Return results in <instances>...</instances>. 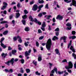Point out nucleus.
Segmentation results:
<instances>
[{
  "mask_svg": "<svg viewBox=\"0 0 76 76\" xmlns=\"http://www.w3.org/2000/svg\"><path fill=\"white\" fill-rule=\"evenodd\" d=\"M73 63H72V61H70L68 63V66H65V69L67 70L68 72H69V73H71L72 71L69 69H72V68H73Z\"/></svg>",
  "mask_w": 76,
  "mask_h": 76,
  "instance_id": "f257e3e1",
  "label": "nucleus"
},
{
  "mask_svg": "<svg viewBox=\"0 0 76 76\" xmlns=\"http://www.w3.org/2000/svg\"><path fill=\"white\" fill-rule=\"evenodd\" d=\"M51 44H52L51 40V39H49L46 45V48H47V50H49V51L50 50Z\"/></svg>",
  "mask_w": 76,
  "mask_h": 76,
  "instance_id": "f03ea898",
  "label": "nucleus"
},
{
  "mask_svg": "<svg viewBox=\"0 0 76 76\" xmlns=\"http://www.w3.org/2000/svg\"><path fill=\"white\" fill-rule=\"evenodd\" d=\"M29 18L31 19V22H36V23H38V25H41V22L38 21L36 18H35L34 20L33 19V18H32V16L31 15L30 16Z\"/></svg>",
  "mask_w": 76,
  "mask_h": 76,
  "instance_id": "7ed1b4c3",
  "label": "nucleus"
},
{
  "mask_svg": "<svg viewBox=\"0 0 76 76\" xmlns=\"http://www.w3.org/2000/svg\"><path fill=\"white\" fill-rule=\"evenodd\" d=\"M14 58H12L10 61H9L5 62V63L8 66H10V63H11L12 65H13V63H14Z\"/></svg>",
  "mask_w": 76,
  "mask_h": 76,
  "instance_id": "20e7f679",
  "label": "nucleus"
},
{
  "mask_svg": "<svg viewBox=\"0 0 76 76\" xmlns=\"http://www.w3.org/2000/svg\"><path fill=\"white\" fill-rule=\"evenodd\" d=\"M17 39H19L18 40V41L20 43H21L22 42V39H21V37H20L19 36H18L17 37H15L13 38V39L14 41H16Z\"/></svg>",
  "mask_w": 76,
  "mask_h": 76,
  "instance_id": "39448f33",
  "label": "nucleus"
},
{
  "mask_svg": "<svg viewBox=\"0 0 76 76\" xmlns=\"http://www.w3.org/2000/svg\"><path fill=\"white\" fill-rule=\"evenodd\" d=\"M38 9V5L37 4H34L32 8V10L33 11H36Z\"/></svg>",
  "mask_w": 76,
  "mask_h": 76,
  "instance_id": "423d86ee",
  "label": "nucleus"
},
{
  "mask_svg": "<svg viewBox=\"0 0 76 76\" xmlns=\"http://www.w3.org/2000/svg\"><path fill=\"white\" fill-rule=\"evenodd\" d=\"M31 49H30L28 50V53L27 51H26V52H25V56L26 57H28V56L29 55V53H31Z\"/></svg>",
  "mask_w": 76,
  "mask_h": 76,
  "instance_id": "0eeeda50",
  "label": "nucleus"
},
{
  "mask_svg": "<svg viewBox=\"0 0 76 76\" xmlns=\"http://www.w3.org/2000/svg\"><path fill=\"white\" fill-rule=\"evenodd\" d=\"M67 39V37L64 36L62 37H61L60 38V40H62V39H63L64 42H66V39Z\"/></svg>",
  "mask_w": 76,
  "mask_h": 76,
  "instance_id": "6e6552de",
  "label": "nucleus"
},
{
  "mask_svg": "<svg viewBox=\"0 0 76 76\" xmlns=\"http://www.w3.org/2000/svg\"><path fill=\"white\" fill-rule=\"evenodd\" d=\"M63 17L62 16L60 15H58L57 17H56V19H59V20H61L63 19Z\"/></svg>",
  "mask_w": 76,
  "mask_h": 76,
  "instance_id": "1a4fd4ad",
  "label": "nucleus"
},
{
  "mask_svg": "<svg viewBox=\"0 0 76 76\" xmlns=\"http://www.w3.org/2000/svg\"><path fill=\"white\" fill-rule=\"evenodd\" d=\"M54 71L56 73H57V68L55 67L51 71V72L52 73H54Z\"/></svg>",
  "mask_w": 76,
  "mask_h": 76,
  "instance_id": "9d476101",
  "label": "nucleus"
},
{
  "mask_svg": "<svg viewBox=\"0 0 76 76\" xmlns=\"http://www.w3.org/2000/svg\"><path fill=\"white\" fill-rule=\"evenodd\" d=\"M70 49V50H71L72 51L73 53H75V52H76V51H75V49L74 48L73 46H71Z\"/></svg>",
  "mask_w": 76,
  "mask_h": 76,
  "instance_id": "9b49d317",
  "label": "nucleus"
},
{
  "mask_svg": "<svg viewBox=\"0 0 76 76\" xmlns=\"http://www.w3.org/2000/svg\"><path fill=\"white\" fill-rule=\"evenodd\" d=\"M38 61H41L42 60V56L41 55H39L38 56Z\"/></svg>",
  "mask_w": 76,
  "mask_h": 76,
  "instance_id": "f8f14e48",
  "label": "nucleus"
},
{
  "mask_svg": "<svg viewBox=\"0 0 76 76\" xmlns=\"http://www.w3.org/2000/svg\"><path fill=\"white\" fill-rule=\"evenodd\" d=\"M1 56L3 58H5V57H6V56H7V54L6 53L5 54L4 53H3L1 54Z\"/></svg>",
  "mask_w": 76,
  "mask_h": 76,
  "instance_id": "ddd939ff",
  "label": "nucleus"
},
{
  "mask_svg": "<svg viewBox=\"0 0 76 76\" xmlns=\"http://www.w3.org/2000/svg\"><path fill=\"white\" fill-rule=\"evenodd\" d=\"M55 52H56V54H58V55H60V53H59V50H58V49H55Z\"/></svg>",
  "mask_w": 76,
  "mask_h": 76,
  "instance_id": "4468645a",
  "label": "nucleus"
},
{
  "mask_svg": "<svg viewBox=\"0 0 76 76\" xmlns=\"http://www.w3.org/2000/svg\"><path fill=\"white\" fill-rule=\"evenodd\" d=\"M1 47H3V48H6V46L5 45H4L3 43V42L1 43Z\"/></svg>",
  "mask_w": 76,
  "mask_h": 76,
  "instance_id": "2eb2a0df",
  "label": "nucleus"
},
{
  "mask_svg": "<svg viewBox=\"0 0 76 76\" xmlns=\"http://www.w3.org/2000/svg\"><path fill=\"white\" fill-rule=\"evenodd\" d=\"M45 26H46V23L45 22H43L42 25V27H43V28H45Z\"/></svg>",
  "mask_w": 76,
  "mask_h": 76,
  "instance_id": "dca6fc26",
  "label": "nucleus"
},
{
  "mask_svg": "<svg viewBox=\"0 0 76 76\" xmlns=\"http://www.w3.org/2000/svg\"><path fill=\"white\" fill-rule=\"evenodd\" d=\"M72 3H73V5L74 6H76V1L75 0H72Z\"/></svg>",
  "mask_w": 76,
  "mask_h": 76,
  "instance_id": "f3484780",
  "label": "nucleus"
},
{
  "mask_svg": "<svg viewBox=\"0 0 76 76\" xmlns=\"http://www.w3.org/2000/svg\"><path fill=\"white\" fill-rule=\"evenodd\" d=\"M38 2L40 4H42L44 3V1L43 0H38Z\"/></svg>",
  "mask_w": 76,
  "mask_h": 76,
  "instance_id": "a211bd4d",
  "label": "nucleus"
},
{
  "mask_svg": "<svg viewBox=\"0 0 76 76\" xmlns=\"http://www.w3.org/2000/svg\"><path fill=\"white\" fill-rule=\"evenodd\" d=\"M16 16H15L16 18H18L20 16V13L19 12L16 13Z\"/></svg>",
  "mask_w": 76,
  "mask_h": 76,
  "instance_id": "6ab92c4d",
  "label": "nucleus"
},
{
  "mask_svg": "<svg viewBox=\"0 0 76 76\" xmlns=\"http://www.w3.org/2000/svg\"><path fill=\"white\" fill-rule=\"evenodd\" d=\"M32 63L33 64H34L36 66H37V61H35V60H34L33 61Z\"/></svg>",
  "mask_w": 76,
  "mask_h": 76,
  "instance_id": "aec40b11",
  "label": "nucleus"
},
{
  "mask_svg": "<svg viewBox=\"0 0 76 76\" xmlns=\"http://www.w3.org/2000/svg\"><path fill=\"white\" fill-rule=\"evenodd\" d=\"M76 38V37L75 36H70L69 37V39H71V38L72 39H75Z\"/></svg>",
  "mask_w": 76,
  "mask_h": 76,
  "instance_id": "412c9836",
  "label": "nucleus"
},
{
  "mask_svg": "<svg viewBox=\"0 0 76 76\" xmlns=\"http://www.w3.org/2000/svg\"><path fill=\"white\" fill-rule=\"evenodd\" d=\"M58 39V37L56 36H54V37H53V39H52V40L53 41H55V40H56V39Z\"/></svg>",
  "mask_w": 76,
  "mask_h": 76,
  "instance_id": "4be33fe9",
  "label": "nucleus"
},
{
  "mask_svg": "<svg viewBox=\"0 0 76 76\" xmlns=\"http://www.w3.org/2000/svg\"><path fill=\"white\" fill-rule=\"evenodd\" d=\"M7 7L6 6H5V5H4L3 7L1 8V10H4V9H6V8Z\"/></svg>",
  "mask_w": 76,
  "mask_h": 76,
  "instance_id": "5701e85b",
  "label": "nucleus"
},
{
  "mask_svg": "<svg viewBox=\"0 0 76 76\" xmlns=\"http://www.w3.org/2000/svg\"><path fill=\"white\" fill-rule=\"evenodd\" d=\"M8 23V22L7 21H4L1 22V24L3 23Z\"/></svg>",
  "mask_w": 76,
  "mask_h": 76,
  "instance_id": "b1692460",
  "label": "nucleus"
},
{
  "mask_svg": "<svg viewBox=\"0 0 76 76\" xmlns=\"http://www.w3.org/2000/svg\"><path fill=\"white\" fill-rule=\"evenodd\" d=\"M22 18L23 19H26V18H27V15H25L24 16H22Z\"/></svg>",
  "mask_w": 76,
  "mask_h": 76,
  "instance_id": "393cba45",
  "label": "nucleus"
},
{
  "mask_svg": "<svg viewBox=\"0 0 76 76\" xmlns=\"http://www.w3.org/2000/svg\"><path fill=\"white\" fill-rule=\"evenodd\" d=\"M23 25H26V21H25V20H23L22 21Z\"/></svg>",
  "mask_w": 76,
  "mask_h": 76,
  "instance_id": "a878e982",
  "label": "nucleus"
},
{
  "mask_svg": "<svg viewBox=\"0 0 76 76\" xmlns=\"http://www.w3.org/2000/svg\"><path fill=\"white\" fill-rule=\"evenodd\" d=\"M26 71L27 73H28L30 72V69H26Z\"/></svg>",
  "mask_w": 76,
  "mask_h": 76,
  "instance_id": "bb28decb",
  "label": "nucleus"
},
{
  "mask_svg": "<svg viewBox=\"0 0 76 76\" xmlns=\"http://www.w3.org/2000/svg\"><path fill=\"white\" fill-rule=\"evenodd\" d=\"M72 56L74 57V59H76V54L75 55V53H72Z\"/></svg>",
  "mask_w": 76,
  "mask_h": 76,
  "instance_id": "cd10ccee",
  "label": "nucleus"
},
{
  "mask_svg": "<svg viewBox=\"0 0 76 76\" xmlns=\"http://www.w3.org/2000/svg\"><path fill=\"white\" fill-rule=\"evenodd\" d=\"M20 72L21 73H24V71H23V68H21Z\"/></svg>",
  "mask_w": 76,
  "mask_h": 76,
  "instance_id": "c85d7f7f",
  "label": "nucleus"
},
{
  "mask_svg": "<svg viewBox=\"0 0 76 76\" xmlns=\"http://www.w3.org/2000/svg\"><path fill=\"white\" fill-rule=\"evenodd\" d=\"M24 14H25L26 15V14H28V11H27L26 10H24Z\"/></svg>",
  "mask_w": 76,
  "mask_h": 76,
  "instance_id": "c756f323",
  "label": "nucleus"
},
{
  "mask_svg": "<svg viewBox=\"0 0 76 76\" xmlns=\"http://www.w3.org/2000/svg\"><path fill=\"white\" fill-rule=\"evenodd\" d=\"M16 51H16V50H12V54H15V53H16Z\"/></svg>",
  "mask_w": 76,
  "mask_h": 76,
  "instance_id": "7c9ffc66",
  "label": "nucleus"
},
{
  "mask_svg": "<svg viewBox=\"0 0 76 76\" xmlns=\"http://www.w3.org/2000/svg\"><path fill=\"white\" fill-rule=\"evenodd\" d=\"M55 31H56V32H59L60 31V29H59V28H57L55 30Z\"/></svg>",
  "mask_w": 76,
  "mask_h": 76,
  "instance_id": "2f4dec72",
  "label": "nucleus"
},
{
  "mask_svg": "<svg viewBox=\"0 0 76 76\" xmlns=\"http://www.w3.org/2000/svg\"><path fill=\"white\" fill-rule=\"evenodd\" d=\"M4 40V38L2 37V38H1V40L0 41V43H2V42H3V41Z\"/></svg>",
  "mask_w": 76,
  "mask_h": 76,
  "instance_id": "473e14b6",
  "label": "nucleus"
},
{
  "mask_svg": "<svg viewBox=\"0 0 76 76\" xmlns=\"http://www.w3.org/2000/svg\"><path fill=\"white\" fill-rule=\"evenodd\" d=\"M64 1L65 2H66V3H70V2H71V1H72V0H70L69 1H68V0H64Z\"/></svg>",
  "mask_w": 76,
  "mask_h": 76,
  "instance_id": "72a5a7b5",
  "label": "nucleus"
},
{
  "mask_svg": "<svg viewBox=\"0 0 76 76\" xmlns=\"http://www.w3.org/2000/svg\"><path fill=\"white\" fill-rule=\"evenodd\" d=\"M21 46V45H18V50L20 51V50H22V48H21V47H20Z\"/></svg>",
  "mask_w": 76,
  "mask_h": 76,
  "instance_id": "f704fd0d",
  "label": "nucleus"
},
{
  "mask_svg": "<svg viewBox=\"0 0 76 76\" xmlns=\"http://www.w3.org/2000/svg\"><path fill=\"white\" fill-rule=\"evenodd\" d=\"M3 4L5 6H6L7 7V3H6V2H3Z\"/></svg>",
  "mask_w": 76,
  "mask_h": 76,
  "instance_id": "c9c22d12",
  "label": "nucleus"
},
{
  "mask_svg": "<svg viewBox=\"0 0 76 76\" xmlns=\"http://www.w3.org/2000/svg\"><path fill=\"white\" fill-rule=\"evenodd\" d=\"M8 33V31H6L4 32L3 33V35H6Z\"/></svg>",
  "mask_w": 76,
  "mask_h": 76,
  "instance_id": "e433bc0d",
  "label": "nucleus"
},
{
  "mask_svg": "<svg viewBox=\"0 0 76 76\" xmlns=\"http://www.w3.org/2000/svg\"><path fill=\"white\" fill-rule=\"evenodd\" d=\"M66 26H69V27H70L72 26V24L70 23H67L66 24Z\"/></svg>",
  "mask_w": 76,
  "mask_h": 76,
  "instance_id": "4c0bfd02",
  "label": "nucleus"
},
{
  "mask_svg": "<svg viewBox=\"0 0 76 76\" xmlns=\"http://www.w3.org/2000/svg\"><path fill=\"white\" fill-rule=\"evenodd\" d=\"M17 6L18 8H19V7H20V3H18L17 4Z\"/></svg>",
  "mask_w": 76,
  "mask_h": 76,
  "instance_id": "58836bf2",
  "label": "nucleus"
},
{
  "mask_svg": "<svg viewBox=\"0 0 76 76\" xmlns=\"http://www.w3.org/2000/svg\"><path fill=\"white\" fill-rule=\"evenodd\" d=\"M25 30L26 31H29V28L28 27L26 28L25 29Z\"/></svg>",
  "mask_w": 76,
  "mask_h": 76,
  "instance_id": "ea45409f",
  "label": "nucleus"
},
{
  "mask_svg": "<svg viewBox=\"0 0 76 76\" xmlns=\"http://www.w3.org/2000/svg\"><path fill=\"white\" fill-rule=\"evenodd\" d=\"M38 16L39 17H41L42 16V13H39L38 15Z\"/></svg>",
  "mask_w": 76,
  "mask_h": 76,
  "instance_id": "a19ab883",
  "label": "nucleus"
},
{
  "mask_svg": "<svg viewBox=\"0 0 76 76\" xmlns=\"http://www.w3.org/2000/svg\"><path fill=\"white\" fill-rule=\"evenodd\" d=\"M43 6H44V5H43V4H42L40 5H39V9H41L42 7H43Z\"/></svg>",
  "mask_w": 76,
  "mask_h": 76,
  "instance_id": "79ce46f5",
  "label": "nucleus"
},
{
  "mask_svg": "<svg viewBox=\"0 0 76 76\" xmlns=\"http://www.w3.org/2000/svg\"><path fill=\"white\" fill-rule=\"evenodd\" d=\"M13 72V70L12 69H10L9 70V73H12Z\"/></svg>",
  "mask_w": 76,
  "mask_h": 76,
  "instance_id": "37998d69",
  "label": "nucleus"
},
{
  "mask_svg": "<svg viewBox=\"0 0 76 76\" xmlns=\"http://www.w3.org/2000/svg\"><path fill=\"white\" fill-rule=\"evenodd\" d=\"M12 50V48L10 47V46H8V50L10 51V50Z\"/></svg>",
  "mask_w": 76,
  "mask_h": 76,
  "instance_id": "c03bdc74",
  "label": "nucleus"
},
{
  "mask_svg": "<svg viewBox=\"0 0 76 76\" xmlns=\"http://www.w3.org/2000/svg\"><path fill=\"white\" fill-rule=\"evenodd\" d=\"M57 37L58 36V35H59V32H57L55 33Z\"/></svg>",
  "mask_w": 76,
  "mask_h": 76,
  "instance_id": "a18cd8bd",
  "label": "nucleus"
},
{
  "mask_svg": "<svg viewBox=\"0 0 76 76\" xmlns=\"http://www.w3.org/2000/svg\"><path fill=\"white\" fill-rule=\"evenodd\" d=\"M72 35H75V34H76V31H72Z\"/></svg>",
  "mask_w": 76,
  "mask_h": 76,
  "instance_id": "49530a36",
  "label": "nucleus"
},
{
  "mask_svg": "<svg viewBox=\"0 0 76 76\" xmlns=\"http://www.w3.org/2000/svg\"><path fill=\"white\" fill-rule=\"evenodd\" d=\"M36 46H37V47H39V43L38 42V41H37L36 42Z\"/></svg>",
  "mask_w": 76,
  "mask_h": 76,
  "instance_id": "de8ad7c7",
  "label": "nucleus"
},
{
  "mask_svg": "<svg viewBox=\"0 0 76 76\" xmlns=\"http://www.w3.org/2000/svg\"><path fill=\"white\" fill-rule=\"evenodd\" d=\"M43 38H44V36H42L39 37V40H41V39H42Z\"/></svg>",
  "mask_w": 76,
  "mask_h": 76,
  "instance_id": "09e8293b",
  "label": "nucleus"
},
{
  "mask_svg": "<svg viewBox=\"0 0 76 76\" xmlns=\"http://www.w3.org/2000/svg\"><path fill=\"white\" fill-rule=\"evenodd\" d=\"M58 73L59 75H61V74H63V72H60V71H58Z\"/></svg>",
  "mask_w": 76,
  "mask_h": 76,
  "instance_id": "8fccbe9b",
  "label": "nucleus"
},
{
  "mask_svg": "<svg viewBox=\"0 0 76 76\" xmlns=\"http://www.w3.org/2000/svg\"><path fill=\"white\" fill-rule=\"evenodd\" d=\"M24 45L26 47H28V44H27V42H26L24 43Z\"/></svg>",
  "mask_w": 76,
  "mask_h": 76,
  "instance_id": "3c124183",
  "label": "nucleus"
},
{
  "mask_svg": "<svg viewBox=\"0 0 76 76\" xmlns=\"http://www.w3.org/2000/svg\"><path fill=\"white\" fill-rule=\"evenodd\" d=\"M35 74L37 75H40V73H38V72L37 71L35 72Z\"/></svg>",
  "mask_w": 76,
  "mask_h": 76,
  "instance_id": "603ef678",
  "label": "nucleus"
},
{
  "mask_svg": "<svg viewBox=\"0 0 76 76\" xmlns=\"http://www.w3.org/2000/svg\"><path fill=\"white\" fill-rule=\"evenodd\" d=\"M34 1H31L30 2V4H34Z\"/></svg>",
  "mask_w": 76,
  "mask_h": 76,
  "instance_id": "864d4df0",
  "label": "nucleus"
},
{
  "mask_svg": "<svg viewBox=\"0 0 76 76\" xmlns=\"http://www.w3.org/2000/svg\"><path fill=\"white\" fill-rule=\"evenodd\" d=\"M20 61L22 64H23V63H24V60L23 59L21 60Z\"/></svg>",
  "mask_w": 76,
  "mask_h": 76,
  "instance_id": "5fc2aeb1",
  "label": "nucleus"
},
{
  "mask_svg": "<svg viewBox=\"0 0 76 76\" xmlns=\"http://www.w3.org/2000/svg\"><path fill=\"white\" fill-rule=\"evenodd\" d=\"M45 8L46 9L47 8L48 9V4H46V5H45Z\"/></svg>",
  "mask_w": 76,
  "mask_h": 76,
  "instance_id": "6e6d98bb",
  "label": "nucleus"
},
{
  "mask_svg": "<svg viewBox=\"0 0 76 76\" xmlns=\"http://www.w3.org/2000/svg\"><path fill=\"white\" fill-rule=\"evenodd\" d=\"M62 63H64V62H66V63H67V61L66 59H64L62 61Z\"/></svg>",
  "mask_w": 76,
  "mask_h": 76,
  "instance_id": "4d7b16f0",
  "label": "nucleus"
},
{
  "mask_svg": "<svg viewBox=\"0 0 76 76\" xmlns=\"http://www.w3.org/2000/svg\"><path fill=\"white\" fill-rule=\"evenodd\" d=\"M45 27H41V29H42L43 31H45Z\"/></svg>",
  "mask_w": 76,
  "mask_h": 76,
  "instance_id": "13d9d810",
  "label": "nucleus"
},
{
  "mask_svg": "<svg viewBox=\"0 0 76 76\" xmlns=\"http://www.w3.org/2000/svg\"><path fill=\"white\" fill-rule=\"evenodd\" d=\"M48 30L49 31H51V26L49 25H48Z\"/></svg>",
  "mask_w": 76,
  "mask_h": 76,
  "instance_id": "bf43d9fd",
  "label": "nucleus"
},
{
  "mask_svg": "<svg viewBox=\"0 0 76 76\" xmlns=\"http://www.w3.org/2000/svg\"><path fill=\"white\" fill-rule=\"evenodd\" d=\"M38 32L39 34L40 33H42V32L41 31V29H39L38 30Z\"/></svg>",
  "mask_w": 76,
  "mask_h": 76,
  "instance_id": "052dcab7",
  "label": "nucleus"
},
{
  "mask_svg": "<svg viewBox=\"0 0 76 76\" xmlns=\"http://www.w3.org/2000/svg\"><path fill=\"white\" fill-rule=\"evenodd\" d=\"M49 64L50 65V69H51V66H52V64L50 63H49Z\"/></svg>",
  "mask_w": 76,
  "mask_h": 76,
  "instance_id": "680f3d73",
  "label": "nucleus"
},
{
  "mask_svg": "<svg viewBox=\"0 0 76 76\" xmlns=\"http://www.w3.org/2000/svg\"><path fill=\"white\" fill-rule=\"evenodd\" d=\"M71 29H72L71 27H70V28L69 27H67L66 28V29H67V30H70Z\"/></svg>",
  "mask_w": 76,
  "mask_h": 76,
  "instance_id": "e2e57ef3",
  "label": "nucleus"
},
{
  "mask_svg": "<svg viewBox=\"0 0 76 76\" xmlns=\"http://www.w3.org/2000/svg\"><path fill=\"white\" fill-rule=\"evenodd\" d=\"M51 18V15H48V17L47 18V19H50V18Z\"/></svg>",
  "mask_w": 76,
  "mask_h": 76,
  "instance_id": "0e129e2a",
  "label": "nucleus"
},
{
  "mask_svg": "<svg viewBox=\"0 0 76 76\" xmlns=\"http://www.w3.org/2000/svg\"><path fill=\"white\" fill-rule=\"evenodd\" d=\"M5 72H9V70L7 69H5Z\"/></svg>",
  "mask_w": 76,
  "mask_h": 76,
  "instance_id": "69168bd1",
  "label": "nucleus"
},
{
  "mask_svg": "<svg viewBox=\"0 0 76 76\" xmlns=\"http://www.w3.org/2000/svg\"><path fill=\"white\" fill-rule=\"evenodd\" d=\"M3 13L4 15H6L7 14V11H6V10L4 11L3 12Z\"/></svg>",
  "mask_w": 76,
  "mask_h": 76,
  "instance_id": "338daca9",
  "label": "nucleus"
},
{
  "mask_svg": "<svg viewBox=\"0 0 76 76\" xmlns=\"http://www.w3.org/2000/svg\"><path fill=\"white\" fill-rule=\"evenodd\" d=\"M74 68H75V69H76V62H75V64H74Z\"/></svg>",
  "mask_w": 76,
  "mask_h": 76,
  "instance_id": "774afa93",
  "label": "nucleus"
}]
</instances>
